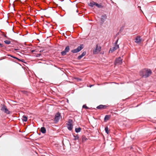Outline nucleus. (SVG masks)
I'll use <instances>...</instances> for the list:
<instances>
[{"label": "nucleus", "instance_id": "nucleus-27", "mask_svg": "<svg viewBox=\"0 0 156 156\" xmlns=\"http://www.w3.org/2000/svg\"><path fill=\"white\" fill-rule=\"evenodd\" d=\"M4 45H3V44H2L0 43V47H4Z\"/></svg>", "mask_w": 156, "mask_h": 156}, {"label": "nucleus", "instance_id": "nucleus-15", "mask_svg": "<svg viewBox=\"0 0 156 156\" xmlns=\"http://www.w3.org/2000/svg\"><path fill=\"white\" fill-rule=\"evenodd\" d=\"M110 117L111 115H106L104 119L105 121H106L110 119Z\"/></svg>", "mask_w": 156, "mask_h": 156}, {"label": "nucleus", "instance_id": "nucleus-12", "mask_svg": "<svg viewBox=\"0 0 156 156\" xmlns=\"http://www.w3.org/2000/svg\"><path fill=\"white\" fill-rule=\"evenodd\" d=\"M86 54V52L85 51H84L83 52L82 54L79 55L78 57H77V59L78 60H80L83 56H84Z\"/></svg>", "mask_w": 156, "mask_h": 156}, {"label": "nucleus", "instance_id": "nucleus-30", "mask_svg": "<svg viewBox=\"0 0 156 156\" xmlns=\"http://www.w3.org/2000/svg\"><path fill=\"white\" fill-rule=\"evenodd\" d=\"M19 50V49H18V48H15L14 49V50L16 51H17V50Z\"/></svg>", "mask_w": 156, "mask_h": 156}, {"label": "nucleus", "instance_id": "nucleus-11", "mask_svg": "<svg viewBox=\"0 0 156 156\" xmlns=\"http://www.w3.org/2000/svg\"><path fill=\"white\" fill-rule=\"evenodd\" d=\"M141 41L140 37L139 36H137L135 39V42L137 43H139Z\"/></svg>", "mask_w": 156, "mask_h": 156}, {"label": "nucleus", "instance_id": "nucleus-5", "mask_svg": "<svg viewBox=\"0 0 156 156\" xmlns=\"http://www.w3.org/2000/svg\"><path fill=\"white\" fill-rule=\"evenodd\" d=\"M118 41V39L117 40V41H115V45L114 46L110 48V50L109 51V52H111L112 53L119 48V45H117Z\"/></svg>", "mask_w": 156, "mask_h": 156}, {"label": "nucleus", "instance_id": "nucleus-26", "mask_svg": "<svg viewBox=\"0 0 156 156\" xmlns=\"http://www.w3.org/2000/svg\"><path fill=\"white\" fill-rule=\"evenodd\" d=\"M83 108H85V109H89V108L88 107H87L86 105H83Z\"/></svg>", "mask_w": 156, "mask_h": 156}, {"label": "nucleus", "instance_id": "nucleus-28", "mask_svg": "<svg viewBox=\"0 0 156 156\" xmlns=\"http://www.w3.org/2000/svg\"><path fill=\"white\" fill-rule=\"evenodd\" d=\"M41 54H38L37 55H36V56L37 57H39L40 56V55H41Z\"/></svg>", "mask_w": 156, "mask_h": 156}, {"label": "nucleus", "instance_id": "nucleus-14", "mask_svg": "<svg viewBox=\"0 0 156 156\" xmlns=\"http://www.w3.org/2000/svg\"><path fill=\"white\" fill-rule=\"evenodd\" d=\"M82 139V142H84L87 140V138L85 136L83 135L81 137Z\"/></svg>", "mask_w": 156, "mask_h": 156}, {"label": "nucleus", "instance_id": "nucleus-16", "mask_svg": "<svg viewBox=\"0 0 156 156\" xmlns=\"http://www.w3.org/2000/svg\"><path fill=\"white\" fill-rule=\"evenodd\" d=\"M22 119L23 121L26 122L27 120V117L25 115H23L22 117Z\"/></svg>", "mask_w": 156, "mask_h": 156}, {"label": "nucleus", "instance_id": "nucleus-17", "mask_svg": "<svg viewBox=\"0 0 156 156\" xmlns=\"http://www.w3.org/2000/svg\"><path fill=\"white\" fill-rule=\"evenodd\" d=\"M95 5L99 8H103V6L101 5L98 4L96 2H95Z\"/></svg>", "mask_w": 156, "mask_h": 156}, {"label": "nucleus", "instance_id": "nucleus-2", "mask_svg": "<svg viewBox=\"0 0 156 156\" xmlns=\"http://www.w3.org/2000/svg\"><path fill=\"white\" fill-rule=\"evenodd\" d=\"M83 48V45H81L78 46L77 48L72 50L71 52L73 53H76L80 51Z\"/></svg>", "mask_w": 156, "mask_h": 156}, {"label": "nucleus", "instance_id": "nucleus-25", "mask_svg": "<svg viewBox=\"0 0 156 156\" xmlns=\"http://www.w3.org/2000/svg\"><path fill=\"white\" fill-rule=\"evenodd\" d=\"M8 56H10L11 57H12L13 58H16V59H17V60H18L19 61H21V60L20 59H19L15 57H14L13 56H12V55H8Z\"/></svg>", "mask_w": 156, "mask_h": 156}, {"label": "nucleus", "instance_id": "nucleus-31", "mask_svg": "<svg viewBox=\"0 0 156 156\" xmlns=\"http://www.w3.org/2000/svg\"><path fill=\"white\" fill-rule=\"evenodd\" d=\"M35 51H36V50H32L31 51V52H35Z\"/></svg>", "mask_w": 156, "mask_h": 156}, {"label": "nucleus", "instance_id": "nucleus-29", "mask_svg": "<svg viewBox=\"0 0 156 156\" xmlns=\"http://www.w3.org/2000/svg\"><path fill=\"white\" fill-rule=\"evenodd\" d=\"M76 79H77V80L78 81L81 80L80 79H79L78 78H76Z\"/></svg>", "mask_w": 156, "mask_h": 156}, {"label": "nucleus", "instance_id": "nucleus-4", "mask_svg": "<svg viewBox=\"0 0 156 156\" xmlns=\"http://www.w3.org/2000/svg\"><path fill=\"white\" fill-rule=\"evenodd\" d=\"M72 122V120L71 119H69V120L68 123H67V128L69 130H71L73 128Z\"/></svg>", "mask_w": 156, "mask_h": 156}, {"label": "nucleus", "instance_id": "nucleus-1", "mask_svg": "<svg viewBox=\"0 0 156 156\" xmlns=\"http://www.w3.org/2000/svg\"><path fill=\"white\" fill-rule=\"evenodd\" d=\"M152 74V72L150 69H144L140 72V75L142 77L147 78L150 76Z\"/></svg>", "mask_w": 156, "mask_h": 156}, {"label": "nucleus", "instance_id": "nucleus-9", "mask_svg": "<svg viewBox=\"0 0 156 156\" xmlns=\"http://www.w3.org/2000/svg\"><path fill=\"white\" fill-rule=\"evenodd\" d=\"M107 106L105 105H100L97 107V108L98 109H105Z\"/></svg>", "mask_w": 156, "mask_h": 156}, {"label": "nucleus", "instance_id": "nucleus-19", "mask_svg": "<svg viewBox=\"0 0 156 156\" xmlns=\"http://www.w3.org/2000/svg\"><path fill=\"white\" fill-rule=\"evenodd\" d=\"M95 2H90L89 5L91 7H93L94 5H95Z\"/></svg>", "mask_w": 156, "mask_h": 156}, {"label": "nucleus", "instance_id": "nucleus-3", "mask_svg": "<svg viewBox=\"0 0 156 156\" xmlns=\"http://www.w3.org/2000/svg\"><path fill=\"white\" fill-rule=\"evenodd\" d=\"M101 47L99 46L98 44H97L96 45V48L93 50V53L94 54H97L101 51Z\"/></svg>", "mask_w": 156, "mask_h": 156}, {"label": "nucleus", "instance_id": "nucleus-6", "mask_svg": "<svg viewBox=\"0 0 156 156\" xmlns=\"http://www.w3.org/2000/svg\"><path fill=\"white\" fill-rule=\"evenodd\" d=\"M1 110L7 114H9L10 113V112L7 109V107L4 105H2Z\"/></svg>", "mask_w": 156, "mask_h": 156}, {"label": "nucleus", "instance_id": "nucleus-23", "mask_svg": "<svg viewBox=\"0 0 156 156\" xmlns=\"http://www.w3.org/2000/svg\"><path fill=\"white\" fill-rule=\"evenodd\" d=\"M105 132L107 133V134H108L109 133V131H108V127H105Z\"/></svg>", "mask_w": 156, "mask_h": 156}, {"label": "nucleus", "instance_id": "nucleus-21", "mask_svg": "<svg viewBox=\"0 0 156 156\" xmlns=\"http://www.w3.org/2000/svg\"><path fill=\"white\" fill-rule=\"evenodd\" d=\"M66 52L64 50L61 52V55L62 56L65 55H66Z\"/></svg>", "mask_w": 156, "mask_h": 156}, {"label": "nucleus", "instance_id": "nucleus-22", "mask_svg": "<svg viewBox=\"0 0 156 156\" xmlns=\"http://www.w3.org/2000/svg\"><path fill=\"white\" fill-rule=\"evenodd\" d=\"M4 42L7 44H9L11 43V41H10L6 40L4 41Z\"/></svg>", "mask_w": 156, "mask_h": 156}, {"label": "nucleus", "instance_id": "nucleus-7", "mask_svg": "<svg viewBox=\"0 0 156 156\" xmlns=\"http://www.w3.org/2000/svg\"><path fill=\"white\" fill-rule=\"evenodd\" d=\"M122 63V59L120 57L116 58L115 60V64L118 65H121Z\"/></svg>", "mask_w": 156, "mask_h": 156}, {"label": "nucleus", "instance_id": "nucleus-24", "mask_svg": "<svg viewBox=\"0 0 156 156\" xmlns=\"http://www.w3.org/2000/svg\"><path fill=\"white\" fill-rule=\"evenodd\" d=\"M74 136L75 137V138L74 139V140H76L77 139H78L79 138V136L77 135L76 136Z\"/></svg>", "mask_w": 156, "mask_h": 156}, {"label": "nucleus", "instance_id": "nucleus-10", "mask_svg": "<svg viewBox=\"0 0 156 156\" xmlns=\"http://www.w3.org/2000/svg\"><path fill=\"white\" fill-rule=\"evenodd\" d=\"M107 16L105 14L104 15H102L101 16V21L103 22H104L105 20L107 18Z\"/></svg>", "mask_w": 156, "mask_h": 156}, {"label": "nucleus", "instance_id": "nucleus-20", "mask_svg": "<svg viewBox=\"0 0 156 156\" xmlns=\"http://www.w3.org/2000/svg\"><path fill=\"white\" fill-rule=\"evenodd\" d=\"M81 128L80 127H78L75 129V131L76 133H78L80 131Z\"/></svg>", "mask_w": 156, "mask_h": 156}, {"label": "nucleus", "instance_id": "nucleus-18", "mask_svg": "<svg viewBox=\"0 0 156 156\" xmlns=\"http://www.w3.org/2000/svg\"><path fill=\"white\" fill-rule=\"evenodd\" d=\"M70 50L69 47V46H67L64 50V51L66 52H68Z\"/></svg>", "mask_w": 156, "mask_h": 156}, {"label": "nucleus", "instance_id": "nucleus-8", "mask_svg": "<svg viewBox=\"0 0 156 156\" xmlns=\"http://www.w3.org/2000/svg\"><path fill=\"white\" fill-rule=\"evenodd\" d=\"M60 118V115L59 113L56 114L54 118V121L55 122H58Z\"/></svg>", "mask_w": 156, "mask_h": 156}, {"label": "nucleus", "instance_id": "nucleus-32", "mask_svg": "<svg viewBox=\"0 0 156 156\" xmlns=\"http://www.w3.org/2000/svg\"><path fill=\"white\" fill-rule=\"evenodd\" d=\"M43 51H41V50L40 52H42Z\"/></svg>", "mask_w": 156, "mask_h": 156}, {"label": "nucleus", "instance_id": "nucleus-13", "mask_svg": "<svg viewBox=\"0 0 156 156\" xmlns=\"http://www.w3.org/2000/svg\"><path fill=\"white\" fill-rule=\"evenodd\" d=\"M41 132L43 133H45L46 132V130L45 128L43 127H42L40 129Z\"/></svg>", "mask_w": 156, "mask_h": 156}]
</instances>
